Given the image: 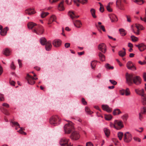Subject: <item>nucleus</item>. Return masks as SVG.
Wrapping results in <instances>:
<instances>
[{
  "label": "nucleus",
  "instance_id": "f257e3e1",
  "mask_svg": "<svg viewBox=\"0 0 146 146\" xmlns=\"http://www.w3.org/2000/svg\"><path fill=\"white\" fill-rule=\"evenodd\" d=\"M126 79L127 84L131 85L133 84L136 85L140 84L141 82V78L139 76H136L134 74H126Z\"/></svg>",
  "mask_w": 146,
  "mask_h": 146
},
{
  "label": "nucleus",
  "instance_id": "f03ea898",
  "mask_svg": "<svg viewBox=\"0 0 146 146\" xmlns=\"http://www.w3.org/2000/svg\"><path fill=\"white\" fill-rule=\"evenodd\" d=\"M67 123L64 126V129L65 133L68 134L70 133L74 128L73 124L70 121H68Z\"/></svg>",
  "mask_w": 146,
  "mask_h": 146
},
{
  "label": "nucleus",
  "instance_id": "7ed1b4c3",
  "mask_svg": "<svg viewBox=\"0 0 146 146\" xmlns=\"http://www.w3.org/2000/svg\"><path fill=\"white\" fill-rule=\"evenodd\" d=\"M60 120L61 119L58 115L53 116L50 119L49 122L51 124L55 126L59 124Z\"/></svg>",
  "mask_w": 146,
  "mask_h": 146
},
{
  "label": "nucleus",
  "instance_id": "20e7f679",
  "mask_svg": "<svg viewBox=\"0 0 146 146\" xmlns=\"http://www.w3.org/2000/svg\"><path fill=\"white\" fill-rule=\"evenodd\" d=\"M44 32V29L42 26L38 25L35 29L33 30V32L37 35H41L43 34Z\"/></svg>",
  "mask_w": 146,
  "mask_h": 146
},
{
  "label": "nucleus",
  "instance_id": "39448f33",
  "mask_svg": "<svg viewBox=\"0 0 146 146\" xmlns=\"http://www.w3.org/2000/svg\"><path fill=\"white\" fill-rule=\"evenodd\" d=\"M123 141L126 143L129 142L132 139V136L129 132H126L124 134Z\"/></svg>",
  "mask_w": 146,
  "mask_h": 146
},
{
  "label": "nucleus",
  "instance_id": "423d86ee",
  "mask_svg": "<svg viewBox=\"0 0 146 146\" xmlns=\"http://www.w3.org/2000/svg\"><path fill=\"white\" fill-rule=\"evenodd\" d=\"M114 127L117 129L119 130L123 127V125L122 122L121 121L115 120L114 121V124L113 125Z\"/></svg>",
  "mask_w": 146,
  "mask_h": 146
},
{
  "label": "nucleus",
  "instance_id": "0eeeda50",
  "mask_svg": "<svg viewBox=\"0 0 146 146\" xmlns=\"http://www.w3.org/2000/svg\"><path fill=\"white\" fill-rule=\"evenodd\" d=\"M69 139H67L65 137L61 138L60 141V144L61 146H72L70 143L68 145Z\"/></svg>",
  "mask_w": 146,
  "mask_h": 146
},
{
  "label": "nucleus",
  "instance_id": "6e6552de",
  "mask_svg": "<svg viewBox=\"0 0 146 146\" xmlns=\"http://www.w3.org/2000/svg\"><path fill=\"white\" fill-rule=\"evenodd\" d=\"M123 2L126 3L125 0H117L116 1L117 7L120 10H125L124 5L123 3Z\"/></svg>",
  "mask_w": 146,
  "mask_h": 146
},
{
  "label": "nucleus",
  "instance_id": "1a4fd4ad",
  "mask_svg": "<svg viewBox=\"0 0 146 146\" xmlns=\"http://www.w3.org/2000/svg\"><path fill=\"white\" fill-rule=\"evenodd\" d=\"M136 94L141 97L142 102L144 105H146V94L144 92H136Z\"/></svg>",
  "mask_w": 146,
  "mask_h": 146
},
{
  "label": "nucleus",
  "instance_id": "9d476101",
  "mask_svg": "<svg viewBox=\"0 0 146 146\" xmlns=\"http://www.w3.org/2000/svg\"><path fill=\"white\" fill-rule=\"evenodd\" d=\"M70 137L71 139L74 140H77L80 137V135L78 131H73L71 134Z\"/></svg>",
  "mask_w": 146,
  "mask_h": 146
},
{
  "label": "nucleus",
  "instance_id": "9b49d317",
  "mask_svg": "<svg viewBox=\"0 0 146 146\" xmlns=\"http://www.w3.org/2000/svg\"><path fill=\"white\" fill-rule=\"evenodd\" d=\"M135 26L137 29V31H136L134 29H133V31L134 33L136 35H138L139 34V32L140 30H142L143 29V26L139 24H136Z\"/></svg>",
  "mask_w": 146,
  "mask_h": 146
},
{
  "label": "nucleus",
  "instance_id": "f8f14e48",
  "mask_svg": "<svg viewBox=\"0 0 146 146\" xmlns=\"http://www.w3.org/2000/svg\"><path fill=\"white\" fill-rule=\"evenodd\" d=\"M126 66L129 69L132 70H135L136 68L132 62L128 61L126 64Z\"/></svg>",
  "mask_w": 146,
  "mask_h": 146
},
{
  "label": "nucleus",
  "instance_id": "ddd939ff",
  "mask_svg": "<svg viewBox=\"0 0 146 146\" xmlns=\"http://www.w3.org/2000/svg\"><path fill=\"white\" fill-rule=\"evenodd\" d=\"M98 49L103 53H105L106 51V46L104 43L99 44L98 47Z\"/></svg>",
  "mask_w": 146,
  "mask_h": 146
},
{
  "label": "nucleus",
  "instance_id": "4468645a",
  "mask_svg": "<svg viewBox=\"0 0 146 146\" xmlns=\"http://www.w3.org/2000/svg\"><path fill=\"white\" fill-rule=\"evenodd\" d=\"M28 83L31 85H33L35 84V82L34 80V78L28 74L27 75V76L26 78Z\"/></svg>",
  "mask_w": 146,
  "mask_h": 146
},
{
  "label": "nucleus",
  "instance_id": "2eb2a0df",
  "mask_svg": "<svg viewBox=\"0 0 146 146\" xmlns=\"http://www.w3.org/2000/svg\"><path fill=\"white\" fill-rule=\"evenodd\" d=\"M37 25H38L36 24L33 22H29L27 25L28 28L29 29H31L33 32V30L36 28Z\"/></svg>",
  "mask_w": 146,
  "mask_h": 146
},
{
  "label": "nucleus",
  "instance_id": "dca6fc26",
  "mask_svg": "<svg viewBox=\"0 0 146 146\" xmlns=\"http://www.w3.org/2000/svg\"><path fill=\"white\" fill-rule=\"evenodd\" d=\"M68 15L73 21L74 18H77L79 17V16H77L75 12L73 11H69L68 13Z\"/></svg>",
  "mask_w": 146,
  "mask_h": 146
},
{
  "label": "nucleus",
  "instance_id": "f3484780",
  "mask_svg": "<svg viewBox=\"0 0 146 146\" xmlns=\"http://www.w3.org/2000/svg\"><path fill=\"white\" fill-rule=\"evenodd\" d=\"M56 16L54 15H52L49 18L48 21V24L49 25V27H51V26L50 25L53 21H55L56 23H58L56 21Z\"/></svg>",
  "mask_w": 146,
  "mask_h": 146
},
{
  "label": "nucleus",
  "instance_id": "a211bd4d",
  "mask_svg": "<svg viewBox=\"0 0 146 146\" xmlns=\"http://www.w3.org/2000/svg\"><path fill=\"white\" fill-rule=\"evenodd\" d=\"M61 41L60 40L56 39L53 40L52 44L54 47H57L61 45Z\"/></svg>",
  "mask_w": 146,
  "mask_h": 146
},
{
  "label": "nucleus",
  "instance_id": "6ab92c4d",
  "mask_svg": "<svg viewBox=\"0 0 146 146\" xmlns=\"http://www.w3.org/2000/svg\"><path fill=\"white\" fill-rule=\"evenodd\" d=\"M25 13L26 14H28L29 15H31L35 13L33 9L31 8H29L25 10Z\"/></svg>",
  "mask_w": 146,
  "mask_h": 146
},
{
  "label": "nucleus",
  "instance_id": "aec40b11",
  "mask_svg": "<svg viewBox=\"0 0 146 146\" xmlns=\"http://www.w3.org/2000/svg\"><path fill=\"white\" fill-rule=\"evenodd\" d=\"M146 113V107H144L143 108L141 109V112L139 113V119L140 120H141L143 118V116L141 115V114Z\"/></svg>",
  "mask_w": 146,
  "mask_h": 146
},
{
  "label": "nucleus",
  "instance_id": "412c9836",
  "mask_svg": "<svg viewBox=\"0 0 146 146\" xmlns=\"http://www.w3.org/2000/svg\"><path fill=\"white\" fill-rule=\"evenodd\" d=\"M45 45V48L46 50L47 51H49L51 50L52 45L51 42L50 41H47Z\"/></svg>",
  "mask_w": 146,
  "mask_h": 146
},
{
  "label": "nucleus",
  "instance_id": "4be33fe9",
  "mask_svg": "<svg viewBox=\"0 0 146 146\" xmlns=\"http://www.w3.org/2000/svg\"><path fill=\"white\" fill-rule=\"evenodd\" d=\"M74 25L77 28H80L82 25V23L80 20H76L75 21H73Z\"/></svg>",
  "mask_w": 146,
  "mask_h": 146
},
{
  "label": "nucleus",
  "instance_id": "5701e85b",
  "mask_svg": "<svg viewBox=\"0 0 146 146\" xmlns=\"http://www.w3.org/2000/svg\"><path fill=\"white\" fill-rule=\"evenodd\" d=\"M135 46L138 48V49L141 51H142L146 48V46L143 44H141L139 45H136Z\"/></svg>",
  "mask_w": 146,
  "mask_h": 146
},
{
  "label": "nucleus",
  "instance_id": "b1692460",
  "mask_svg": "<svg viewBox=\"0 0 146 146\" xmlns=\"http://www.w3.org/2000/svg\"><path fill=\"white\" fill-rule=\"evenodd\" d=\"M109 16L111 21L112 22L115 21H118V19L116 16L113 14H110L109 15Z\"/></svg>",
  "mask_w": 146,
  "mask_h": 146
},
{
  "label": "nucleus",
  "instance_id": "393cba45",
  "mask_svg": "<svg viewBox=\"0 0 146 146\" xmlns=\"http://www.w3.org/2000/svg\"><path fill=\"white\" fill-rule=\"evenodd\" d=\"M102 108L103 110L106 111L108 112H110L112 111V110L110 109L108 106L107 105H102Z\"/></svg>",
  "mask_w": 146,
  "mask_h": 146
},
{
  "label": "nucleus",
  "instance_id": "a878e982",
  "mask_svg": "<svg viewBox=\"0 0 146 146\" xmlns=\"http://www.w3.org/2000/svg\"><path fill=\"white\" fill-rule=\"evenodd\" d=\"M98 25H96V27L98 29L99 31H100V30H102V31L105 32L106 30L104 28V26L101 25L102 23L100 22H98Z\"/></svg>",
  "mask_w": 146,
  "mask_h": 146
},
{
  "label": "nucleus",
  "instance_id": "bb28decb",
  "mask_svg": "<svg viewBox=\"0 0 146 146\" xmlns=\"http://www.w3.org/2000/svg\"><path fill=\"white\" fill-rule=\"evenodd\" d=\"M8 30L7 27H6L3 29H1L0 31V34L2 36L6 35L7 33V31Z\"/></svg>",
  "mask_w": 146,
  "mask_h": 146
},
{
  "label": "nucleus",
  "instance_id": "cd10ccee",
  "mask_svg": "<svg viewBox=\"0 0 146 146\" xmlns=\"http://www.w3.org/2000/svg\"><path fill=\"white\" fill-rule=\"evenodd\" d=\"M64 1H61L59 4L58 6V9L60 11H63L64 10V7L63 6Z\"/></svg>",
  "mask_w": 146,
  "mask_h": 146
},
{
  "label": "nucleus",
  "instance_id": "c85d7f7f",
  "mask_svg": "<svg viewBox=\"0 0 146 146\" xmlns=\"http://www.w3.org/2000/svg\"><path fill=\"white\" fill-rule=\"evenodd\" d=\"M123 51L120 50L118 52L119 55L121 57H123L126 54L125 49L124 48H123Z\"/></svg>",
  "mask_w": 146,
  "mask_h": 146
},
{
  "label": "nucleus",
  "instance_id": "c756f323",
  "mask_svg": "<svg viewBox=\"0 0 146 146\" xmlns=\"http://www.w3.org/2000/svg\"><path fill=\"white\" fill-rule=\"evenodd\" d=\"M40 42L42 45H44L46 42H47L46 39L44 37H42L40 39Z\"/></svg>",
  "mask_w": 146,
  "mask_h": 146
},
{
  "label": "nucleus",
  "instance_id": "7c9ffc66",
  "mask_svg": "<svg viewBox=\"0 0 146 146\" xmlns=\"http://www.w3.org/2000/svg\"><path fill=\"white\" fill-rule=\"evenodd\" d=\"M98 55L101 61H103L105 60V56L101 52H100Z\"/></svg>",
  "mask_w": 146,
  "mask_h": 146
},
{
  "label": "nucleus",
  "instance_id": "2f4dec72",
  "mask_svg": "<svg viewBox=\"0 0 146 146\" xmlns=\"http://www.w3.org/2000/svg\"><path fill=\"white\" fill-rule=\"evenodd\" d=\"M104 130L106 135L108 137L110 133V130L109 129L106 128H104Z\"/></svg>",
  "mask_w": 146,
  "mask_h": 146
},
{
  "label": "nucleus",
  "instance_id": "473e14b6",
  "mask_svg": "<svg viewBox=\"0 0 146 146\" xmlns=\"http://www.w3.org/2000/svg\"><path fill=\"white\" fill-rule=\"evenodd\" d=\"M121 113L119 109H117L114 110L113 111V114L114 115H119Z\"/></svg>",
  "mask_w": 146,
  "mask_h": 146
},
{
  "label": "nucleus",
  "instance_id": "72a5a7b5",
  "mask_svg": "<svg viewBox=\"0 0 146 146\" xmlns=\"http://www.w3.org/2000/svg\"><path fill=\"white\" fill-rule=\"evenodd\" d=\"M90 13L93 18H95L96 17V16L95 14L96 11L95 9H92L90 10Z\"/></svg>",
  "mask_w": 146,
  "mask_h": 146
},
{
  "label": "nucleus",
  "instance_id": "f704fd0d",
  "mask_svg": "<svg viewBox=\"0 0 146 146\" xmlns=\"http://www.w3.org/2000/svg\"><path fill=\"white\" fill-rule=\"evenodd\" d=\"M124 135L123 133L121 132H119L117 133V136L119 140H121Z\"/></svg>",
  "mask_w": 146,
  "mask_h": 146
},
{
  "label": "nucleus",
  "instance_id": "c9c22d12",
  "mask_svg": "<svg viewBox=\"0 0 146 146\" xmlns=\"http://www.w3.org/2000/svg\"><path fill=\"white\" fill-rule=\"evenodd\" d=\"M97 61L95 60H94L91 63V66L92 69H94L96 65Z\"/></svg>",
  "mask_w": 146,
  "mask_h": 146
},
{
  "label": "nucleus",
  "instance_id": "e433bc0d",
  "mask_svg": "<svg viewBox=\"0 0 146 146\" xmlns=\"http://www.w3.org/2000/svg\"><path fill=\"white\" fill-rule=\"evenodd\" d=\"M119 94L122 95H125V96H128L130 95V92H119Z\"/></svg>",
  "mask_w": 146,
  "mask_h": 146
},
{
  "label": "nucleus",
  "instance_id": "4c0bfd02",
  "mask_svg": "<svg viewBox=\"0 0 146 146\" xmlns=\"http://www.w3.org/2000/svg\"><path fill=\"white\" fill-rule=\"evenodd\" d=\"M119 31L121 34L122 36H124L126 35V32L123 29H120Z\"/></svg>",
  "mask_w": 146,
  "mask_h": 146
},
{
  "label": "nucleus",
  "instance_id": "58836bf2",
  "mask_svg": "<svg viewBox=\"0 0 146 146\" xmlns=\"http://www.w3.org/2000/svg\"><path fill=\"white\" fill-rule=\"evenodd\" d=\"M112 117L110 115H106L105 116V118L106 120H111Z\"/></svg>",
  "mask_w": 146,
  "mask_h": 146
},
{
  "label": "nucleus",
  "instance_id": "ea45409f",
  "mask_svg": "<svg viewBox=\"0 0 146 146\" xmlns=\"http://www.w3.org/2000/svg\"><path fill=\"white\" fill-rule=\"evenodd\" d=\"M10 53V50L7 48L5 49L4 51V54L6 56H9Z\"/></svg>",
  "mask_w": 146,
  "mask_h": 146
},
{
  "label": "nucleus",
  "instance_id": "a19ab883",
  "mask_svg": "<svg viewBox=\"0 0 146 146\" xmlns=\"http://www.w3.org/2000/svg\"><path fill=\"white\" fill-rule=\"evenodd\" d=\"M128 114H125L122 117V118L124 121H126L128 119Z\"/></svg>",
  "mask_w": 146,
  "mask_h": 146
},
{
  "label": "nucleus",
  "instance_id": "79ce46f5",
  "mask_svg": "<svg viewBox=\"0 0 146 146\" xmlns=\"http://www.w3.org/2000/svg\"><path fill=\"white\" fill-rule=\"evenodd\" d=\"M49 14L48 13H45L43 11L42 12L41 14V17L42 18H44L48 15Z\"/></svg>",
  "mask_w": 146,
  "mask_h": 146
},
{
  "label": "nucleus",
  "instance_id": "37998d69",
  "mask_svg": "<svg viewBox=\"0 0 146 146\" xmlns=\"http://www.w3.org/2000/svg\"><path fill=\"white\" fill-rule=\"evenodd\" d=\"M132 40L134 42H135L138 40V38L133 35H132L131 37Z\"/></svg>",
  "mask_w": 146,
  "mask_h": 146
},
{
  "label": "nucleus",
  "instance_id": "c03bdc74",
  "mask_svg": "<svg viewBox=\"0 0 146 146\" xmlns=\"http://www.w3.org/2000/svg\"><path fill=\"white\" fill-rule=\"evenodd\" d=\"M105 67L107 69H112L113 68V66H110V65L108 63H107L106 64Z\"/></svg>",
  "mask_w": 146,
  "mask_h": 146
},
{
  "label": "nucleus",
  "instance_id": "a18cd8bd",
  "mask_svg": "<svg viewBox=\"0 0 146 146\" xmlns=\"http://www.w3.org/2000/svg\"><path fill=\"white\" fill-rule=\"evenodd\" d=\"M11 123H12V124L14 125L15 126H19V127H20V125L17 122H15L12 120H11L10 121Z\"/></svg>",
  "mask_w": 146,
  "mask_h": 146
},
{
  "label": "nucleus",
  "instance_id": "49530a36",
  "mask_svg": "<svg viewBox=\"0 0 146 146\" xmlns=\"http://www.w3.org/2000/svg\"><path fill=\"white\" fill-rule=\"evenodd\" d=\"M134 2L137 3L139 5L142 4L143 3V0H134Z\"/></svg>",
  "mask_w": 146,
  "mask_h": 146
},
{
  "label": "nucleus",
  "instance_id": "de8ad7c7",
  "mask_svg": "<svg viewBox=\"0 0 146 146\" xmlns=\"http://www.w3.org/2000/svg\"><path fill=\"white\" fill-rule=\"evenodd\" d=\"M99 4L100 5V12H103L104 11V9L103 5L100 2L99 3Z\"/></svg>",
  "mask_w": 146,
  "mask_h": 146
},
{
  "label": "nucleus",
  "instance_id": "09e8293b",
  "mask_svg": "<svg viewBox=\"0 0 146 146\" xmlns=\"http://www.w3.org/2000/svg\"><path fill=\"white\" fill-rule=\"evenodd\" d=\"M10 67L13 70H15V69L16 67L14 64V62H12L10 65Z\"/></svg>",
  "mask_w": 146,
  "mask_h": 146
},
{
  "label": "nucleus",
  "instance_id": "8fccbe9b",
  "mask_svg": "<svg viewBox=\"0 0 146 146\" xmlns=\"http://www.w3.org/2000/svg\"><path fill=\"white\" fill-rule=\"evenodd\" d=\"M5 100V98L4 95L3 94H0V101H3Z\"/></svg>",
  "mask_w": 146,
  "mask_h": 146
},
{
  "label": "nucleus",
  "instance_id": "3c124183",
  "mask_svg": "<svg viewBox=\"0 0 146 146\" xmlns=\"http://www.w3.org/2000/svg\"><path fill=\"white\" fill-rule=\"evenodd\" d=\"M107 10L109 12H111L112 11V9L111 8L110 6L109 5H108L106 7Z\"/></svg>",
  "mask_w": 146,
  "mask_h": 146
},
{
  "label": "nucleus",
  "instance_id": "603ef678",
  "mask_svg": "<svg viewBox=\"0 0 146 146\" xmlns=\"http://www.w3.org/2000/svg\"><path fill=\"white\" fill-rule=\"evenodd\" d=\"M109 81L111 83V84H112L113 85H115L117 84V82L113 80H109Z\"/></svg>",
  "mask_w": 146,
  "mask_h": 146
},
{
  "label": "nucleus",
  "instance_id": "864d4df0",
  "mask_svg": "<svg viewBox=\"0 0 146 146\" xmlns=\"http://www.w3.org/2000/svg\"><path fill=\"white\" fill-rule=\"evenodd\" d=\"M88 1V0H80V3L82 4H86Z\"/></svg>",
  "mask_w": 146,
  "mask_h": 146
},
{
  "label": "nucleus",
  "instance_id": "5fc2aeb1",
  "mask_svg": "<svg viewBox=\"0 0 146 146\" xmlns=\"http://www.w3.org/2000/svg\"><path fill=\"white\" fill-rule=\"evenodd\" d=\"M82 102L84 105H86L87 104V102L85 100V99L83 98H82Z\"/></svg>",
  "mask_w": 146,
  "mask_h": 146
},
{
  "label": "nucleus",
  "instance_id": "6e6d98bb",
  "mask_svg": "<svg viewBox=\"0 0 146 146\" xmlns=\"http://www.w3.org/2000/svg\"><path fill=\"white\" fill-rule=\"evenodd\" d=\"M74 3L77 6H79V3H80V0H78L76 1H74Z\"/></svg>",
  "mask_w": 146,
  "mask_h": 146
},
{
  "label": "nucleus",
  "instance_id": "4d7b16f0",
  "mask_svg": "<svg viewBox=\"0 0 146 146\" xmlns=\"http://www.w3.org/2000/svg\"><path fill=\"white\" fill-rule=\"evenodd\" d=\"M72 0H66V3L68 5H71Z\"/></svg>",
  "mask_w": 146,
  "mask_h": 146
},
{
  "label": "nucleus",
  "instance_id": "13d9d810",
  "mask_svg": "<svg viewBox=\"0 0 146 146\" xmlns=\"http://www.w3.org/2000/svg\"><path fill=\"white\" fill-rule=\"evenodd\" d=\"M2 106L7 108H8L9 107V105L5 103H3L2 104Z\"/></svg>",
  "mask_w": 146,
  "mask_h": 146
},
{
  "label": "nucleus",
  "instance_id": "bf43d9fd",
  "mask_svg": "<svg viewBox=\"0 0 146 146\" xmlns=\"http://www.w3.org/2000/svg\"><path fill=\"white\" fill-rule=\"evenodd\" d=\"M85 111H86V112L88 113L89 114H91V112L90 111V109L88 107L85 108Z\"/></svg>",
  "mask_w": 146,
  "mask_h": 146
},
{
  "label": "nucleus",
  "instance_id": "052dcab7",
  "mask_svg": "<svg viewBox=\"0 0 146 146\" xmlns=\"http://www.w3.org/2000/svg\"><path fill=\"white\" fill-rule=\"evenodd\" d=\"M70 43H66L64 44V46L66 48H68L70 47Z\"/></svg>",
  "mask_w": 146,
  "mask_h": 146
},
{
  "label": "nucleus",
  "instance_id": "680f3d73",
  "mask_svg": "<svg viewBox=\"0 0 146 146\" xmlns=\"http://www.w3.org/2000/svg\"><path fill=\"white\" fill-rule=\"evenodd\" d=\"M86 146H93V145L91 142H89L86 143Z\"/></svg>",
  "mask_w": 146,
  "mask_h": 146
},
{
  "label": "nucleus",
  "instance_id": "e2e57ef3",
  "mask_svg": "<svg viewBox=\"0 0 146 146\" xmlns=\"http://www.w3.org/2000/svg\"><path fill=\"white\" fill-rule=\"evenodd\" d=\"M133 139L135 141H138L139 142H140L141 141V139L138 137H134Z\"/></svg>",
  "mask_w": 146,
  "mask_h": 146
},
{
  "label": "nucleus",
  "instance_id": "0e129e2a",
  "mask_svg": "<svg viewBox=\"0 0 146 146\" xmlns=\"http://www.w3.org/2000/svg\"><path fill=\"white\" fill-rule=\"evenodd\" d=\"M3 112L4 113L7 115H8L9 114V113L8 112V111H7V110L6 109H4Z\"/></svg>",
  "mask_w": 146,
  "mask_h": 146
},
{
  "label": "nucleus",
  "instance_id": "69168bd1",
  "mask_svg": "<svg viewBox=\"0 0 146 146\" xmlns=\"http://www.w3.org/2000/svg\"><path fill=\"white\" fill-rule=\"evenodd\" d=\"M139 63L141 64V65H143L146 64V61H144L143 62H142L141 61H139L138 62Z\"/></svg>",
  "mask_w": 146,
  "mask_h": 146
},
{
  "label": "nucleus",
  "instance_id": "338daca9",
  "mask_svg": "<svg viewBox=\"0 0 146 146\" xmlns=\"http://www.w3.org/2000/svg\"><path fill=\"white\" fill-rule=\"evenodd\" d=\"M10 83L11 85L14 86L15 82L13 81L10 80Z\"/></svg>",
  "mask_w": 146,
  "mask_h": 146
},
{
  "label": "nucleus",
  "instance_id": "774afa93",
  "mask_svg": "<svg viewBox=\"0 0 146 146\" xmlns=\"http://www.w3.org/2000/svg\"><path fill=\"white\" fill-rule=\"evenodd\" d=\"M143 78L145 81H146V73H144L143 74Z\"/></svg>",
  "mask_w": 146,
  "mask_h": 146
}]
</instances>
